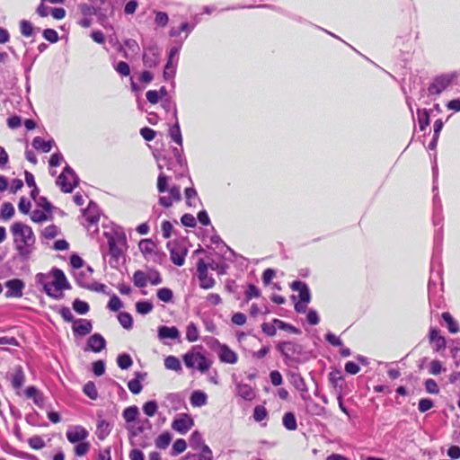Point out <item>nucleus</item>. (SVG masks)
Segmentation results:
<instances>
[{
    "label": "nucleus",
    "instance_id": "a19ab883",
    "mask_svg": "<svg viewBox=\"0 0 460 460\" xmlns=\"http://www.w3.org/2000/svg\"><path fill=\"white\" fill-rule=\"evenodd\" d=\"M118 320L123 328L129 330L132 328L133 319L132 316L126 312H121L118 315Z\"/></svg>",
    "mask_w": 460,
    "mask_h": 460
},
{
    "label": "nucleus",
    "instance_id": "7ed1b4c3",
    "mask_svg": "<svg viewBox=\"0 0 460 460\" xmlns=\"http://www.w3.org/2000/svg\"><path fill=\"white\" fill-rule=\"evenodd\" d=\"M111 261L118 263L128 248L126 234L121 231L105 234Z\"/></svg>",
    "mask_w": 460,
    "mask_h": 460
},
{
    "label": "nucleus",
    "instance_id": "864d4df0",
    "mask_svg": "<svg viewBox=\"0 0 460 460\" xmlns=\"http://www.w3.org/2000/svg\"><path fill=\"white\" fill-rule=\"evenodd\" d=\"M77 445L75 447V454L77 456H84L87 454V452L90 449V443L89 442H79L76 443Z\"/></svg>",
    "mask_w": 460,
    "mask_h": 460
},
{
    "label": "nucleus",
    "instance_id": "79ce46f5",
    "mask_svg": "<svg viewBox=\"0 0 460 460\" xmlns=\"http://www.w3.org/2000/svg\"><path fill=\"white\" fill-rule=\"evenodd\" d=\"M128 430L130 438L137 437L144 432V429L138 420L128 424Z\"/></svg>",
    "mask_w": 460,
    "mask_h": 460
},
{
    "label": "nucleus",
    "instance_id": "8fccbe9b",
    "mask_svg": "<svg viewBox=\"0 0 460 460\" xmlns=\"http://www.w3.org/2000/svg\"><path fill=\"white\" fill-rule=\"evenodd\" d=\"M158 409V405L155 401H148L143 406V411L148 417H153Z\"/></svg>",
    "mask_w": 460,
    "mask_h": 460
},
{
    "label": "nucleus",
    "instance_id": "f3484780",
    "mask_svg": "<svg viewBox=\"0 0 460 460\" xmlns=\"http://www.w3.org/2000/svg\"><path fill=\"white\" fill-rule=\"evenodd\" d=\"M219 358L221 361L228 364L237 362V354L226 345H221L219 349Z\"/></svg>",
    "mask_w": 460,
    "mask_h": 460
},
{
    "label": "nucleus",
    "instance_id": "4d7b16f0",
    "mask_svg": "<svg viewBox=\"0 0 460 460\" xmlns=\"http://www.w3.org/2000/svg\"><path fill=\"white\" fill-rule=\"evenodd\" d=\"M197 272L199 279H202L204 278L208 277V265L204 261L203 259H199L197 263Z\"/></svg>",
    "mask_w": 460,
    "mask_h": 460
},
{
    "label": "nucleus",
    "instance_id": "a211bd4d",
    "mask_svg": "<svg viewBox=\"0 0 460 460\" xmlns=\"http://www.w3.org/2000/svg\"><path fill=\"white\" fill-rule=\"evenodd\" d=\"M180 337V332L175 326L168 327L165 325L158 328V338L160 340L164 339H178Z\"/></svg>",
    "mask_w": 460,
    "mask_h": 460
},
{
    "label": "nucleus",
    "instance_id": "a878e982",
    "mask_svg": "<svg viewBox=\"0 0 460 460\" xmlns=\"http://www.w3.org/2000/svg\"><path fill=\"white\" fill-rule=\"evenodd\" d=\"M51 212H46L42 208H36L32 211L31 218L35 223H41L51 218Z\"/></svg>",
    "mask_w": 460,
    "mask_h": 460
},
{
    "label": "nucleus",
    "instance_id": "37998d69",
    "mask_svg": "<svg viewBox=\"0 0 460 460\" xmlns=\"http://www.w3.org/2000/svg\"><path fill=\"white\" fill-rule=\"evenodd\" d=\"M154 308V305L149 301H139L136 304V310L140 314H147Z\"/></svg>",
    "mask_w": 460,
    "mask_h": 460
},
{
    "label": "nucleus",
    "instance_id": "6ab92c4d",
    "mask_svg": "<svg viewBox=\"0 0 460 460\" xmlns=\"http://www.w3.org/2000/svg\"><path fill=\"white\" fill-rule=\"evenodd\" d=\"M173 116L176 119L174 125H172L169 129L170 137L178 145H182V137L180 129V125L177 119V110L174 108Z\"/></svg>",
    "mask_w": 460,
    "mask_h": 460
},
{
    "label": "nucleus",
    "instance_id": "2eb2a0df",
    "mask_svg": "<svg viewBox=\"0 0 460 460\" xmlns=\"http://www.w3.org/2000/svg\"><path fill=\"white\" fill-rule=\"evenodd\" d=\"M93 330L91 321L86 319H78L74 321L73 332L75 335L85 336Z\"/></svg>",
    "mask_w": 460,
    "mask_h": 460
},
{
    "label": "nucleus",
    "instance_id": "bb28decb",
    "mask_svg": "<svg viewBox=\"0 0 460 460\" xmlns=\"http://www.w3.org/2000/svg\"><path fill=\"white\" fill-rule=\"evenodd\" d=\"M442 318L447 323V327L451 333H457L459 332V325L457 322L448 312H444L442 314Z\"/></svg>",
    "mask_w": 460,
    "mask_h": 460
},
{
    "label": "nucleus",
    "instance_id": "423d86ee",
    "mask_svg": "<svg viewBox=\"0 0 460 460\" xmlns=\"http://www.w3.org/2000/svg\"><path fill=\"white\" fill-rule=\"evenodd\" d=\"M277 349L288 360L298 361L303 354L302 346L293 341L279 342Z\"/></svg>",
    "mask_w": 460,
    "mask_h": 460
},
{
    "label": "nucleus",
    "instance_id": "0e129e2a",
    "mask_svg": "<svg viewBox=\"0 0 460 460\" xmlns=\"http://www.w3.org/2000/svg\"><path fill=\"white\" fill-rule=\"evenodd\" d=\"M425 389L428 393L432 394H437L439 393V388L437 382L431 378L425 381Z\"/></svg>",
    "mask_w": 460,
    "mask_h": 460
},
{
    "label": "nucleus",
    "instance_id": "c756f323",
    "mask_svg": "<svg viewBox=\"0 0 460 460\" xmlns=\"http://www.w3.org/2000/svg\"><path fill=\"white\" fill-rule=\"evenodd\" d=\"M24 383V374L22 367H17L12 376V385L14 388H20Z\"/></svg>",
    "mask_w": 460,
    "mask_h": 460
},
{
    "label": "nucleus",
    "instance_id": "c85d7f7f",
    "mask_svg": "<svg viewBox=\"0 0 460 460\" xmlns=\"http://www.w3.org/2000/svg\"><path fill=\"white\" fill-rule=\"evenodd\" d=\"M126 48L128 49V50H130L132 53H136L139 49L138 45L135 40H126L124 41V46L119 44L118 47V50L123 52L125 58L128 57Z\"/></svg>",
    "mask_w": 460,
    "mask_h": 460
},
{
    "label": "nucleus",
    "instance_id": "49530a36",
    "mask_svg": "<svg viewBox=\"0 0 460 460\" xmlns=\"http://www.w3.org/2000/svg\"><path fill=\"white\" fill-rule=\"evenodd\" d=\"M146 275L147 281L154 286L159 285L163 281L160 273L156 270H148Z\"/></svg>",
    "mask_w": 460,
    "mask_h": 460
},
{
    "label": "nucleus",
    "instance_id": "393cba45",
    "mask_svg": "<svg viewBox=\"0 0 460 460\" xmlns=\"http://www.w3.org/2000/svg\"><path fill=\"white\" fill-rule=\"evenodd\" d=\"M186 203L189 207H197V203L200 202L196 190L192 187L186 188L184 190Z\"/></svg>",
    "mask_w": 460,
    "mask_h": 460
},
{
    "label": "nucleus",
    "instance_id": "bf43d9fd",
    "mask_svg": "<svg viewBox=\"0 0 460 460\" xmlns=\"http://www.w3.org/2000/svg\"><path fill=\"white\" fill-rule=\"evenodd\" d=\"M122 306L121 300L116 295H113L108 303L109 309L113 312L119 311Z\"/></svg>",
    "mask_w": 460,
    "mask_h": 460
},
{
    "label": "nucleus",
    "instance_id": "dca6fc26",
    "mask_svg": "<svg viewBox=\"0 0 460 460\" xmlns=\"http://www.w3.org/2000/svg\"><path fill=\"white\" fill-rule=\"evenodd\" d=\"M87 346L93 352L102 351L106 346L105 339L99 333H94L87 341Z\"/></svg>",
    "mask_w": 460,
    "mask_h": 460
},
{
    "label": "nucleus",
    "instance_id": "cd10ccee",
    "mask_svg": "<svg viewBox=\"0 0 460 460\" xmlns=\"http://www.w3.org/2000/svg\"><path fill=\"white\" fill-rule=\"evenodd\" d=\"M133 283L137 288H145L148 283L146 272L142 270L135 271L133 274Z\"/></svg>",
    "mask_w": 460,
    "mask_h": 460
},
{
    "label": "nucleus",
    "instance_id": "4c0bfd02",
    "mask_svg": "<svg viewBox=\"0 0 460 460\" xmlns=\"http://www.w3.org/2000/svg\"><path fill=\"white\" fill-rule=\"evenodd\" d=\"M14 214V207L10 202H4L2 205L0 217L4 220L10 219Z\"/></svg>",
    "mask_w": 460,
    "mask_h": 460
},
{
    "label": "nucleus",
    "instance_id": "e433bc0d",
    "mask_svg": "<svg viewBox=\"0 0 460 460\" xmlns=\"http://www.w3.org/2000/svg\"><path fill=\"white\" fill-rule=\"evenodd\" d=\"M190 445L193 449H202L203 446H206L203 442L201 434L199 431H194L190 438Z\"/></svg>",
    "mask_w": 460,
    "mask_h": 460
},
{
    "label": "nucleus",
    "instance_id": "4be33fe9",
    "mask_svg": "<svg viewBox=\"0 0 460 460\" xmlns=\"http://www.w3.org/2000/svg\"><path fill=\"white\" fill-rule=\"evenodd\" d=\"M190 401L192 406L201 407L207 404L208 396L204 392L197 390L191 394Z\"/></svg>",
    "mask_w": 460,
    "mask_h": 460
},
{
    "label": "nucleus",
    "instance_id": "b1692460",
    "mask_svg": "<svg viewBox=\"0 0 460 460\" xmlns=\"http://www.w3.org/2000/svg\"><path fill=\"white\" fill-rule=\"evenodd\" d=\"M111 425L105 420H99L97 424V437L103 440L111 433Z\"/></svg>",
    "mask_w": 460,
    "mask_h": 460
},
{
    "label": "nucleus",
    "instance_id": "f704fd0d",
    "mask_svg": "<svg viewBox=\"0 0 460 460\" xmlns=\"http://www.w3.org/2000/svg\"><path fill=\"white\" fill-rule=\"evenodd\" d=\"M283 425L288 430H295L297 428L296 417L292 412L284 414Z\"/></svg>",
    "mask_w": 460,
    "mask_h": 460
},
{
    "label": "nucleus",
    "instance_id": "f8f14e48",
    "mask_svg": "<svg viewBox=\"0 0 460 460\" xmlns=\"http://www.w3.org/2000/svg\"><path fill=\"white\" fill-rule=\"evenodd\" d=\"M194 425V421L188 414H182L172 423V429L181 434L187 433Z\"/></svg>",
    "mask_w": 460,
    "mask_h": 460
},
{
    "label": "nucleus",
    "instance_id": "58836bf2",
    "mask_svg": "<svg viewBox=\"0 0 460 460\" xmlns=\"http://www.w3.org/2000/svg\"><path fill=\"white\" fill-rule=\"evenodd\" d=\"M186 339L190 342H194L199 339V330L197 325L194 323H190L188 324L186 329Z\"/></svg>",
    "mask_w": 460,
    "mask_h": 460
},
{
    "label": "nucleus",
    "instance_id": "72a5a7b5",
    "mask_svg": "<svg viewBox=\"0 0 460 460\" xmlns=\"http://www.w3.org/2000/svg\"><path fill=\"white\" fill-rule=\"evenodd\" d=\"M172 437L170 433L164 432L157 437L155 439V447L160 449H165L171 443Z\"/></svg>",
    "mask_w": 460,
    "mask_h": 460
},
{
    "label": "nucleus",
    "instance_id": "473e14b6",
    "mask_svg": "<svg viewBox=\"0 0 460 460\" xmlns=\"http://www.w3.org/2000/svg\"><path fill=\"white\" fill-rule=\"evenodd\" d=\"M237 394L242 398L249 401L254 397L253 390L248 385H239L237 386Z\"/></svg>",
    "mask_w": 460,
    "mask_h": 460
},
{
    "label": "nucleus",
    "instance_id": "c9c22d12",
    "mask_svg": "<svg viewBox=\"0 0 460 460\" xmlns=\"http://www.w3.org/2000/svg\"><path fill=\"white\" fill-rule=\"evenodd\" d=\"M138 415V409L137 406H130L126 408L123 411V418L125 419L126 422L131 423L135 420H137V417Z\"/></svg>",
    "mask_w": 460,
    "mask_h": 460
},
{
    "label": "nucleus",
    "instance_id": "9b49d317",
    "mask_svg": "<svg viewBox=\"0 0 460 460\" xmlns=\"http://www.w3.org/2000/svg\"><path fill=\"white\" fill-rule=\"evenodd\" d=\"M66 436L70 443L76 444L84 441L88 438L89 432L85 428L77 425L70 427L66 430Z\"/></svg>",
    "mask_w": 460,
    "mask_h": 460
},
{
    "label": "nucleus",
    "instance_id": "774afa93",
    "mask_svg": "<svg viewBox=\"0 0 460 460\" xmlns=\"http://www.w3.org/2000/svg\"><path fill=\"white\" fill-rule=\"evenodd\" d=\"M58 229L54 225L45 227V229L43 231L44 237H46L48 239H52V238L56 237L58 235Z\"/></svg>",
    "mask_w": 460,
    "mask_h": 460
},
{
    "label": "nucleus",
    "instance_id": "1a4fd4ad",
    "mask_svg": "<svg viewBox=\"0 0 460 460\" xmlns=\"http://www.w3.org/2000/svg\"><path fill=\"white\" fill-rule=\"evenodd\" d=\"M160 56L161 49L155 45L145 49L143 54V63L145 66L149 68L155 67L159 64Z\"/></svg>",
    "mask_w": 460,
    "mask_h": 460
},
{
    "label": "nucleus",
    "instance_id": "5701e85b",
    "mask_svg": "<svg viewBox=\"0 0 460 460\" xmlns=\"http://www.w3.org/2000/svg\"><path fill=\"white\" fill-rule=\"evenodd\" d=\"M54 145L53 140L45 141L40 137H36L32 141V146L35 149L41 150L44 153H48L51 150L52 146Z\"/></svg>",
    "mask_w": 460,
    "mask_h": 460
},
{
    "label": "nucleus",
    "instance_id": "052dcab7",
    "mask_svg": "<svg viewBox=\"0 0 460 460\" xmlns=\"http://www.w3.org/2000/svg\"><path fill=\"white\" fill-rule=\"evenodd\" d=\"M261 296V292L259 288L253 284H249L248 288L245 291V298L247 301L251 300L253 297H259Z\"/></svg>",
    "mask_w": 460,
    "mask_h": 460
},
{
    "label": "nucleus",
    "instance_id": "39448f33",
    "mask_svg": "<svg viewBox=\"0 0 460 460\" xmlns=\"http://www.w3.org/2000/svg\"><path fill=\"white\" fill-rule=\"evenodd\" d=\"M291 288L299 292V301L295 304V310L297 313H305L306 311V305L311 300L308 286L302 281L296 280L291 284Z\"/></svg>",
    "mask_w": 460,
    "mask_h": 460
},
{
    "label": "nucleus",
    "instance_id": "a18cd8bd",
    "mask_svg": "<svg viewBox=\"0 0 460 460\" xmlns=\"http://www.w3.org/2000/svg\"><path fill=\"white\" fill-rule=\"evenodd\" d=\"M156 296L159 300L169 303L172 300V291L168 288H162L157 290Z\"/></svg>",
    "mask_w": 460,
    "mask_h": 460
},
{
    "label": "nucleus",
    "instance_id": "ea45409f",
    "mask_svg": "<svg viewBox=\"0 0 460 460\" xmlns=\"http://www.w3.org/2000/svg\"><path fill=\"white\" fill-rule=\"evenodd\" d=\"M117 364L121 369H128L132 366L133 360L128 354L123 353L118 356Z\"/></svg>",
    "mask_w": 460,
    "mask_h": 460
},
{
    "label": "nucleus",
    "instance_id": "603ef678",
    "mask_svg": "<svg viewBox=\"0 0 460 460\" xmlns=\"http://www.w3.org/2000/svg\"><path fill=\"white\" fill-rule=\"evenodd\" d=\"M268 416V411L264 406L258 405L254 408L253 418L256 421H261Z\"/></svg>",
    "mask_w": 460,
    "mask_h": 460
},
{
    "label": "nucleus",
    "instance_id": "6e6d98bb",
    "mask_svg": "<svg viewBox=\"0 0 460 460\" xmlns=\"http://www.w3.org/2000/svg\"><path fill=\"white\" fill-rule=\"evenodd\" d=\"M28 443L33 449L39 450L45 447V442L40 436H33L29 438Z\"/></svg>",
    "mask_w": 460,
    "mask_h": 460
},
{
    "label": "nucleus",
    "instance_id": "3c124183",
    "mask_svg": "<svg viewBox=\"0 0 460 460\" xmlns=\"http://www.w3.org/2000/svg\"><path fill=\"white\" fill-rule=\"evenodd\" d=\"M186 447H187L186 441L182 438H179V439L175 440L172 445V454L174 456L179 455V454L182 453L183 451H185Z\"/></svg>",
    "mask_w": 460,
    "mask_h": 460
},
{
    "label": "nucleus",
    "instance_id": "09e8293b",
    "mask_svg": "<svg viewBox=\"0 0 460 460\" xmlns=\"http://www.w3.org/2000/svg\"><path fill=\"white\" fill-rule=\"evenodd\" d=\"M292 383L297 390H299L301 392L307 391L305 382L304 378L299 374L292 375Z\"/></svg>",
    "mask_w": 460,
    "mask_h": 460
},
{
    "label": "nucleus",
    "instance_id": "c03bdc74",
    "mask_svg": "<svg viewBox=\"0 0 460 460\" xmlns=\"http://www.w3.org/2000/svg\"><path fill=\"white\" fill-rule=\"evenodd\" d=\"M138 247L143 254H150L154 252L155 243L149 239H144L139 242Z\"/></svg>",
    "mask_w": 460,
    "mask_h": 460
},
{
    "label": "nucleus",
    "instance_id": "2f4dec72",
    "mask_svg": "<svg viewBox=\"0 0 460 460\" xmlns=\"http://www.w3.org/2000/svg\"><path fill=\"white\" fill-rule=\"evenodd\" d=\"M418 121L420 130H424L429 124V115L427 110L419 109L417 111Z\"/></svg>",
    "mask_w": 460,
    "mask_h": 460
},
{
    "label": "nucleus",
    "instance_id": "338daca9",
    "mask_svg": "<svg viewBox=\"0 0 460 460\" xmlns=\"http://www.w3.org/2000/svg\"><path fill=\"white\" fill-rule=\"evenodd\" d=\"M433 406L434 403L431 399L423 398L420 400L418 408L420 412H425L430 410Z\"/></svg>",
    "mask_w": 460,
    "mask_h": 460
},
{
    "label": "nucleus",
    "instance_id": "6e6552de",
    "mask_svg": "<svg viewBox=\"0 0 460 460\" xmlns=\"http://www.w3.org/2000/svg\"><path fill=\"white\" fill-rule=\"evenodd\" d=\"M183 361L187 367H197L199 371H207L210 364L203 355L199 353H187L183 356Z\"/></svg>",
    "mask_w": 460,
    "mask_h": 460
},
{
    "label": "nucleus",
    "instance_id": "7c9ffc66",
    "mask_svg": "<svg viewBox=\"0 0 460 460\" xmlns=\"http://www.w3.org/2000/svg\"><path fill=\"white\" fill-rule=\"evenodd\" d=\"M164 367L167 369L174 370L176 372L181 371V364L179 358L174 356H168L164 359Z\"/></svg>",
    "mask_w": 460,
    "mask_h": 460
},
{
    "label": "nucleus",
    "instance_id": "f03ea898",
    "mask_svg": "<svg viewBox=\"0 0 460 460\" xmlns=\"http://www.w3.org/2000/svg\"><path fill=\"white\" fill-rule=\"evenodd\" d=\"M12 232L14 235L15 248L19 255L23 260L29 259L35 243L32 229L22 223L16 222L12 226Z\"/></svg>",
    "mask_w": 460,
    "mask_h": 460
},
{
    "label": "nucleus",
    "instance_id": "9d476101",
    "mask_svg": "<svg viewBox=\"0 0 460 460\" xmlns=\"http://www.w3.org/2000/svg\"><path fill=\"white\" fill-rule=\"evenodd\" d=\"M6 288L5 296L20 298L23 295L25 284L22 279H13L4 283Z\"/></svg>",
    "mask_w": 460,
    "mask_h": 460
},
{
    "label": "nucleus",
    "instance_id": "aec40b11",
    "mask_svg": "<svg viewBox=\"0 0 460 460\" xmlns=\"http://www.w3.org/2000/svg\"><path fill=\"white\" fill-rule=\"evenodd\" d=\"M135 376H136V378L130 380L128 383V387L132 394H138L142 391V388H143L140 382H141V380H143L145 378L146 374L141 373V372H136Z\"/></svg>",
    "mask_w": 460,
    "mask_h": 460
},
{
    "label": "nucleus",
    "instance_id": "13d9d810",
    "mask_svg": "<svg viewBox=\"0 0 460 460\" xmlns=\"http://www.w3.org/2000/svg\"><path fill=\"white\" fill-rule=\"evenodd\" d=\"M273 323L278 327V329L289 331L293 333H299V330L288 323H284L281 320L274 319Z\"/></svg>",
    "mask_w": 460,
    "mask_h": 460
},
{
    "label": "nucleus",
    "instance_id": "69168bd1",
    "mask_svg": "<svg viewBox=\"0 0 460 460\" xmlns=\"http://www.w3.org/2000/svg\"><path fill=\"white\" fill-rule=\"evenodd\" d=\"M115 70L122 76H128L130 74L129 66L124 61H119L115 66Z\"/></svg>",
    "mask_w": 460,
    "mask_h": 460
},
{
    "label": "nucleus",
    "instance_id": "680f3d73",
    "mask_svg": "<svg viewBox=\"0 0 460 460\" xmlns=\"http://www.w3.org/2000/svg\"><path fill=\"white\" fill-rule=\"evenodd\" d=\"M168 177L161 172L157 179V190L160 193H164L167 190Z\"/></svg>",
    "mask_w": 460,
    "mask_h": 460
},
{
    "label": "nucleus",
    "instance_id": "f257e3e1",
    "mask_svg": "<svg viewBox=\"0 0 460 460\" xmlns=\"http://www.w3.org/2000/svg\"><path fill=\"white\" fill-rule=\"evenodd\" d=\"M51 273L54 278L53 281L49 280V275L44 273H38L36 275V281L43 287L44 291L49 296L57 300L62 299L64 297L63 290L69 289L70 285L61 270L53 269Z\"/></svg>",
    "mask_w": 460,
    "mask_h": 460
},
{
    "label": "nucleus",
    "instance_id": "ddd939ff",
    "mask_svg": "<svg viewBox=\"0 0 460 460\" xmlns=\"http://www.w3.org/2000/svg\"><path fill=\"white\" fill-rule=\"evenodd\" d=\"M453 75H446L437 77L429 85V92L430 94L441 93L452 82Z\"/></svg>",
    "mask_w": 460,
    "mask_h": 460
},
{
    "label": "nucleus",
    "instance_id": "e2e57ef3",
    "mask_svg": "<svg viewBox=\"0 0 460 460\" xmlns=\"http://www.w3.org/2000/svg\"><path fill=\"white\" fill-rule=\"evenodd\" d=\"M78 284H79V286H81L84 288H87V289L93 290V291H96V292H104L105 288H106V286L102 283L95 282L92 285H87L84 282H81L79 279H78Z\"/></svg>",
    "mask_w": 460,
    "mask_h": 460
},
{
    "label": "nucleus",
    "instance_id": "4468645a",
    "mask_svg": "<svg viewBox=\"0 0 460 460\" xmlns=\"http://www.w3.org/2000/svg\"><path fill=\"white\" fill-rule=\"evenodd\" d=\"M169 196H162L159 198V204L164 208H170L173 201H180L181 199L180 186H172L169 190Z\"/></svg>",
    "mask_w": 460,
    "mask_h": 460
},
{
    "label": "nucleus",
    "instance_id": "0eeeda50",
    "mask_svg": "<svg viewBox=\"0 0 460 460\" xmlns=\"http://www.w3.org/2000/svg\"><path fill=\"white\" fill-rule=\"evenodd\" d=\"M167 247L170 252V258L173 264L182 266L185 262V257L188 250L184 244L178 242H169Z\"/></svg>",
    "mask_w": 460,
    "mask_h": 460
},
{
    "label": "nucleus",
    "instance_id": "de8ad7c7",
    "mask_svg": "<svg viewBox=\"0 0 460 460\" xmlns=\"http://www.w3.org/2000/svg\"><path fill=\"white\" fill-rule=\"evenodd\" d=\"M73 308L75 312H77L80 314H85L86 313H88L90 309L89 305L86 302L82 301L80 299H75L73 302Z\"/></svg>",
    "mask_w": 460,
    "mask_h": 460
},
{
    "label": "nucleus",
    "instance_id": "412c9836",
    "mask_svg": "<svg viewBox=\"0 0 460 460\" xmlns=\"http://www.w3.org/2000/svg\"><path fill=\"white\" fill-rule=\"evenodd\" d=\"M181 460H213L212 451L208 446H203L199 454L188 455Z\"/></svg>",
    "mask_w": 460,
    "mask_h": 460
},
{
    "label": "nucleus",
    "instance_id": "20e7f679",
    "mask_svg": "<svg viewBox=\"0 0 460 460\" xmlns=\"http://www.w3.org/2000/svg\"><path fill=\"white\" fill-rule=\"evenodd\" d=\"M79 178L74 172V170L66 165L64 171L57 179V185L60 187L61 190L65 193H70L74 188L77 186Z\"/></svg>",
    "mask_w": 460,
    "mask_h": 460
},
{
    "label": "nucleus",
    "instance_id": "5fc2aeb1",
    "mask_svg": "<svg viewBox=\"0 0 460 460\" xmlns=\"http://www.w3.org/2000/svg\"><path fill=\"white\" fill-rule=\"evenodd\" d=\"M84 393L93 400L98 396L97 389L93 382H88L84 385Z\"/></svg>",
    "mask_w": 460,
    "mask_h": 460
}]
</instances>
